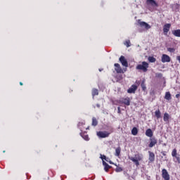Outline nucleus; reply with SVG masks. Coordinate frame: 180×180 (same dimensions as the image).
I'll return each instance as SVG.
<instances>
[{"instance_id":"obj_15","label":"nucleus","mask_w":180,"mask_h":180,"mask_svg":"<svg viewBox=\"0 0 180 180\" xmlns=\"http://www.w3.org/2000/svg\"><path fill=\"white\" fill-rule=\"evenodd\" d=\"M103 165L104 166V170L105 171V172H108V171H109V169L111 168V167L108 165V164L106 163L105 160H103Z\"/></svg>"},{"instance_id":"obj_21","label":"nucleus","mask_w":180,"mask_h":180,"mask_svg":"<svg viewBox=\"0 0 180 180\" xmlns=\"http://www.w3.org/2000/svg\"><path fill=\"white\" fill-rule=\"evenodd\" d=\"M139 130L136 127H134L131 130V134H133V136H137Z\"/></svg>"},{"instance_id":"obj_34","label":"nucleus","mask_w":180,"mask_h":180,"mask_svg":"<svg viewBox=\"0 0 180 180\" xmlns=\"http://www.w3.org/2000/svg\"><path fill=\"white\" fill-rule=\"evenodd\" d=\"M141 87L143 91L146 90V86L144 85V84H141Z\"/></svg>"},{"instance_id":"obj_2","label":"nucleus","mask_w":180,"mask_h":180,"mask_svg":"<svg viewBox=\"0 0 180 180\" xmlns=\"http://www.w3.org/2000/svg\"><path fill=\"white\" fill-rule=\"evenodd\" d=\"M148 68V63L147 62H142V64L138 65L136 66V70H141L143 72H147Z\"/></svg>"},{"instance_id":"obj_7","label":"nucleus","mask_w":180,"mask_h":180,"mask_svg":"<svg viewBox=\"0 0 180 180\" xmlns=\"http://www.w3.org/2000/svg\"><path fill=\"white\" fill-rule=\"evenodd\" d=\"M115 70L117 74H123L124 73V71H123V69L120 67V65L119 63H115Z\"/></svg>"},{"instance_id":"obj_5","label":"nucleus","mask_w":180,"mask_h":180,"mask_svg":"<svg viewBox=\"0 0 180 180\" xmlns=\"http://www.w3.org/2000/svg\"><path fill=\"white\" fill-rule=\"evenodd\" d=\"M119 60L122 65H123V67H126V68L129 67V63H127V60L124 56H121Z\"/></svg>"},{"instance_id":"obj_41","label":"nucleus","mask_w":180,"mask_h":180,"mask_svg":"<svg viewBox=\"0 0 180 180\" xmlns=\"http://www.w3.org/2000/svg\"><path fill=\"white\" fill-rule=\"evenodd\" d=\"M3 153H5V150H4Z\"/></svg>"},{"instance_id":"obj_40","label":"nucleus","mask_w":180,"mask_h":180,"mask_svg":"<svg viewBox=\"0 0 180 180\" xmlns=\"http://www.w3.org/2000/svg\"><path fill=\"white\" fill-rule=\"evenodd\" d=\"M139 32H143V30H140Z\"/></svg>"},{"instance_id":"obj_29","label":"nucleus","mask_w":180,"mask_h":180,"mask_svg":"<svg viewBox=\"0 0 180 180\" xmlns=\"http://www.w3.org/2000/svg\"><path fill=\"white\" fill-rule=\"evenodd\" d=\"M122 171H123V169H122V167H117L115 169V172H122Z\"/></svg>"},{"instance_id":"obj_6","label":"nucleus","mask_w":180,"mask_h":180,"mask_svg":"<svg viewBox=\"0 0 180 180\" xmlns=\"http://www.w3.org/2000/svg\"><path fill=\"white\" fill-rule=\"evenodd\" d=\"M162 177L165 180H169L170 179L169 174H168V171H167L166 169H162Z\"/></svg>"},{"instance_id":"obj_14","label":"nucleus","mask_w":180,"mask_h":180,"mask_svg":"<svg viewBox=\"0 0 180 180\" xmlns=\"http://www.w3.org/2000/svg\"><path fill=\"white\" fill-rule=\"evenodd\" d=\"M146 4L148 5H151V6H158L157 2L154 0H146Z\"/></svg>"},{"instance_id":"obj_9","label":"nucleus","mask_w":180,"mask_h":180,"mask_svg":"<svg viewBox=\"0 0 180 180\" xmlns=\"http://www.w3.org/2000/svg\"><path fill=\"white\" fill-rule=\"evenodd\" d=\"M171 28V24H165L163 27V33L164 34H168V32H169V29Z\"/></svg>"},{"instance_id":"obj_39","label":"nucleus","mask_w":180,"mask_h":180,"mask_svg":"<svg viewBox=\"0 0 180 180\" xmlns=\"http://www.w3.org/2000/svg\"><path fill=\"white\" fill-rule=\"evenodd\" d=\"M109 163L110 164H113V162H112V161H109Z\"/></svg>"},{"instance_id":"obj_3","label":"nucleus","mask_w":180,"mask_h":180,"mask_svg":"<svg viewBox=\"0 0 180 180\" xmlns=\"http://www.w3.org/2000/svg\"><path fill=\"white\" fill-rule=\"evenodd\" d=\"M138 23L143 30H148V29H151V25H150L148 23L144 22V21H138Z\"/></svg>"},{"instance_id":"obj_10","label":"nucleus","mask_w":180,"mask_h":180,"mask_svg":"<svg viewBox=\"0 0 180 180\" xmlns=\"http://www.w3.org/2000/svg\"><path fill=\"white\" fill-rule=\"evenodd\" d=\"M120 102L127 106H130V98L129 97L121 99Z\"/></svg>"},{"instance_id":"obj_16","label":"nucleus","mask_w":180,"mask_h":180,"mask_svg":"<svg viewBox=\"0 0 180 180\" xmlns=\"http://www.w3.org/2000/svg\"><path fill=\"white\" fill-rule=\"evenodd\" d=\"M146 136H147V137H153V130H151V129H148L146 131Z\"/></svg>"},{"instance_id":"obj_24","label":"nucleus","mask_w":180,"mask_h":180,"mask_svg":"<svg viewBox=\"0 0 180 180\" xmlns=\"http://www.w3.org/2000/svg\"><path fill=\"white\" fill-rule=\"evenodd\" d=\"M84 124H85V121H82L79 122L78 127L79 129H80V130H82V126H84Z\"/></svg>"},{"instance_id":"obj_37","label":"nucleus","mask_w":180,"mask_h":180,"mask_svg":"<svg viewBox=\"0 0 180 180\" xmlns=\"http://www.w3.org/2000/svg\"><path fill=\"white\" fill-rule=\"evenodd\" d=\"M97 108H101V105L96 104Z\"/></svg>"},{"instance_id":"obj_30","label":"nucleus","mask_w":180,"mask_h":180,"mask_svg":"<svg viewBox=\"0 0 180 180\" xmlns=\"http://www.w3.org/2000/svg\"><path fill=\"white\" fill-rule=\"evenodd\" d=\"M127 47H130V40H127L124 44Z\"/></svg>"},{"instance_id":"obj_33","label":"nucleus","mask_w":180,"mask_h":180,"mask_svg":"<svg viewBox=\"0 0 180 180\" xmlns=\"http://www.w3.org/2000/svg\"><path fill=\"white\" fill-rule=\"evenodd\" d=\"M101 160L103 161V160H105V161H109L108 159H106V156H105V155H103V156H101Z\"/></svg>"},{"instance_id":"obj_19","label":"nucleus","mask_w":180,"mask_h":180,"mask_svg":"<svg viewBox=\"0 0 180 180\" xmlns=\"http://www.w3.org/2000/svg\"><path fill=\"white\" fill-rule=\"evenodd\" d=\"M163 120L164 122H168L169 120V114L165 112L163 116Z\"/></svg>"},{"instance_id":"obj_36","label":"nucleus","mask_w":180,"mask_h":180,"mask_svg":"<svg viewBox=\"0 0 180 180\" xmlns=\"http://www.w3.org/2000/svg\"><path fill=\"white\" fill-rule=\"evenodd\" d=\"M117 110H118V113H120V107H118Z\"/></svg>"},{"instance_id":"obj_27","label":"nucleus","mask_w":180,"mask_h":180,"mask_svg":"<svg viewBox=\"0 0 180 180\" xmlns=\"http://www.w3.org/2000/svg\"><path fill=\"white\" fill-rule=\"evenodd\" d=\"M149 63H155V58L153 57V56H150L148 58Z\"/></svg>"},{"instance_id":"obj_11","label":"nucleus","mask_w":180,"mask_h":180,"mask_svg":"<svg viewBox=\"0 0 180 180\" xmlns=\"http://www.w3.org/2000/svg\"><path fill=\"white\" fill-rule=\"evenodd\" d=\"M137 90V86L132 85L128 90V94H135L136 91Z\"/></svg>"},{"instance_id":"obj_20","label":"nucleus","mask_w":180,"mask_h":180,"mask_svg":"<svg viewBox=\"0 0 180 180\" xmlns=\"http://www.w3.org/2000/svg\"><path fill=\"white\" fill-rule=\"evenodd\" d=\"M155 115L156 116L157 119H160V117H161V111H160V110H157L155 112Z\"/></svg>"},{"instance_id":"obj_32","label":"nucleus","mask_w":180,"mask_h":180,"mask_svg":"<svg viewBox=\"0 0 180 180\" xmlns=\"http://www.w3.org/2000/svg\"><path fill=\"white\" fill-rule=\"evenodd\" d=\"M167 51L169 52V53H174L175 51V49L174 48H168L167 49Z\"/></svg>"},{"instance_id":"obj_23","label":"nucleus","mask_w":180,"mask_h":180,"mask_svg":"<svg viewBox=\"0 0 180 180\" xmlns=\"http://www.w3.org/2000/svg\"><path fill=\"white\" fill-rule=\"evenodd\" d=\"M96 95H99V92H98V89H92V96L94 97V96H95Z\"/></svg>"},{"instance_id":"obj_17","label":"nucleus","mask_w":180,"mask_h":180,"mask_svg":"<svg viewBox=\"0 0 180 180\" xmlns=\"http://www.w3.org/2000/svg\"><path fill=\"white\" fill-rule=\"evenodd\" d=\"M172 34L176 37H180V30H175L172 31Z\"/></svg>"},{"instance_id":"obj_38","label":"nucleus","mask_w":180,"mask_h":180,"mask_svg":"<svg viewBox=\"0 0 180 180\" xmlns=\"http://www.w3.org/2000/svg\"><path fill=\"white\" fill-rule=\"evenodd\" d=\"M20 85H23V83H22V82H20Z\"/></svg>"},{"instance_id":"obj_8","label":"nucleus","mask_w":180,"mask_h":180,"mask_svg":"<svg viewBox=\"0 0 180 180\" xmlns=\"http://www.w3.org/2000/svg\"><path fill=\"white\" fill-rule=\"evenodd\" d=\"M161 61L162 63H169L171 61V58L167 54H163L162 56Z\"/></svg>"},{"instance_id":"obj_22","label":"nucleus","mask_w":180,"mask_h":180,"mask_svg":"<svg viewBox=\"0 0 180 180\" xmlns=\"http://www.w3.org/2000/svg\"><path fill=\"white\" fill-rule=\"evenodd\" d=\"M82 139H84V140H86V141H89V136H88L87 134H80Z\"/></svg>"},{"instance_id":"obj_4","label":"nucleus","mask_w":180,"mask_h":180,"mask_svg":"<svg viewBox=\"0 0 180 180\" xmlns=\"http://www.w3.org/2000/svg\"><path fill=\"white\" fill-rule=\"evenodd\" d=\"M110 135V132H108L106 131L97 132V136L100 139H106V137H109Z\"/></svg>"},{"instance_id":"obj_13","label":"nucleus","mask_w":180,"mask_h":180,"mask_svg":"<svg viewBox=\"0 0 180 180\" xmlns=\"http://www.w3.org/2000/svg\"><path fill=\"white\" fill-rule=\"evenodd\" d=\"M150 143H149L150 148H153L155 144H157V140L155 138H150Z\"/></svg>"},{"instance_id":"obj_28","label":"nucleus","mask_w":180,"mask_h":180,"mask_svg":"<svg viewBox=\"0 0 180 180\" xmlns=\"http://www.w3.org/2000/svg\"><path fill=\"white\" fill-rule=\"evenodd\" d=\"M176 155H178V153H176V149H173V150L172 152V157H176Z\"/></svg>"},{"instance_id":"obj_12","label":"nucleus","mask_w":180,"mask_h":180,"mask_svg":"<svg viewBox=\"0 0 180 180\" xmlns=\"http://www.w3.org/2000/svg\"><path fill=\"white\" fill-rule=\"evenodd\" d=\"M149 158L148 160L150 161V162H154L155 160V155L154 154V153L149 151Z\"/></svg>"},{"instance_id":"obj_26","label":"nucleus","mask_w":180,"mask_h":180,"mask_svg":"<svg viewBox=\"0 0 180 180\" xmlns=\"http://www.w3.org/2000/svg\"><path fill=\"white\" fill-rule=\"evenodd\" d=\"M98 125V120H96V118L93 117L92 119V126H97Z\"/></svg>"},{"instance_id":"obj_25","label":"nucleus","mask_w":180,"mask_h":180,"mask_svg":"<svg viewBox=\"0 0 180 180\" xmlns=\"http://www.w3.org/2000/svg\"><path fill=\"white\" fill-rule=\"evenodd\" d=\"M120 148H117L115 149V156L116 157H119V155H120Z\"/></svg>"},{"instance_id":"obj_18","label":"nucleus","mask_w":180,"mask_h":180,"mask_svg":"<svg viewBox=\"0 0 180 180\" xmlns=\"http://www.w3.org/2000/svg\"><path fill=\"white\" fill-rule=\"evenodd\" d=\"M165 99L166 101H171V93L169 91L165 93Z\"/></svg>"},{"instance_id":"obj_31","label":"nucleus","mask_w":180,"mask_h":180,"mask_svg":"<svg viewBox=\"0 0 180 180\" xmlns=\"http://www.w3.org/2000/svg\"><path fill=\"white\" fill-rule=\"evenodd\" d=\"M174 158H176V161L180 164V155H176L174 156Z\"/></svg>"},{"instance_id":"obj_1","label":"nucleus","mask_w":180,"mask_h":180,"mask_svg":"<svg viewBox=\"0 0 180 180\" xmlns=\"http://www.w3.org/2000/svg\"><path fill=\"white\" fill-rule=\"evenodd\" d=\"M129 159L132 161V162H134L136 167H139V165H140V162H139V161H141V160H143V155L139 153L135 155V157H129Z\"/></svg>"},{"instance_id":"obj_35","label":"nucleus","mask_w":180,"mask_h":180,"mask_svg":"<svg viewBox=\"0 0 180 180\" xmlns=\"http://www.w3.org/2000/svg\"><path fill=\"white\" fill-rule=\"evenodd\" d=\"M179 96H180V94H178L176 95V98H179Z\"/></svg>"}]
</instances>
